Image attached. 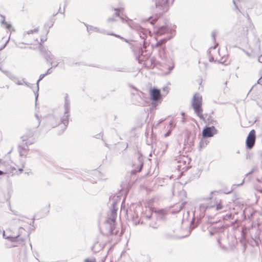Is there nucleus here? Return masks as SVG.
<instances>
[{"mask_svg": "<svg viewBox=\"0 0 262 262\" xmlns=\"http://www.w3.org/2000/svg\"><path fill=\"white\" fill-rule=\"evenodd\" d=\"M223 207V206L221 201L216 203V204L215 205L216 210H219L222 209Z\"/></svg>", "mask_w": 262, "mask_h": 262, "instance_id": "obj_10", "label": "nucleus"}, {"mask_svg": "<svg viewBox=\"0 0 262 262\" xmlns=\"http://www.w3.org/2000/svg\"><path fill=\"white\" fill-rule=\"evenodd\" d=\"M142 166H143V165H142V164H141V165H140V168H139V170H138V172H140V171L141 170V169H142Z\"/></svg>", "mask_w": 262, "mask_h": 262, "instance_id": "obj_15", "label": "nucleus"}, {"mask_svg": "<svg viewBox=\"0 0 262 262\" xmlns=\"http://www.w3.org/2000/svg\"><path fill=\"white\" fill-rule=\"evenodd\" d=\"M150 100L154 101H158L161 98L160 90L157 89H151L149 92Z\"/></svg>", "mask_w": 262, "mask_h": 262, "instance_id": "obj_4", "label": "nucleus"}, {"mask_svg": "<svg viewBox=\"0 0 262 262\" xmlns=\"http://www.w3.org/2000/svg\"><path fill=\"white\" fill-rule=\"evenodd\" d=\"M68 122L69 120L68 116H65L64 118L62 120L61 122L58 124V126H59L61 128V132H63L66 129L68 124Z\"/></svg>", "mask_w": 262, "mask_h": 262, "instance_id": "obj_6", "label": "nucleus"}, {"mask_svg": "<svg viewBox=\"0 0 262 262\" xmlns=\"http://www.w3.org/2000/svg\"><path fill=\"white\" fill-rule=\"evenodd\" d=\"M197 116L202 120H205L206 117L203 113V109L202 106L193 108Z\"/></svg>", "mask_w": 262, "mask_h": 262, "instance_id": "obj_7", "label": "nucleus"}, {"mask_svg": "<svg viewBox=\"0 0 262 262\" xmlns=\"http://www.w3.org/2000/svg\"><path fill=\"white\" fill-rule=\"evenodd\" d=\"M3 172L0 170V176L3 174Z\"/></svg>", "mask_w": 262, "mask_h": 262, "instance_id": "obj_17", "label": "nucleus"}, {"mask_svg": "<svg viewBox=\"0 0 262 262\" xmlns=\"http://www.w3.org/2000/svg\"><path fill=\"white\" fill-rule=\"evenodd\" d=\"M84 262H96V259L95 258H94L93 259L86 258L84 260Z\"/></svg>", "mask_w": 262, "mask_h": 262, "instance_id": "obj_12", "label": "nucleus"}, {"mask_svg": "<svg viewBox=\"0 0 262 262\" xmlns=\"http://www.w3.org/2000/svg\"><path fill=\"white\" fill-rule=\"evenodd\" d=\"M169 125H170L171 126H172V125H173V122H172V121H171V122L169 123Z\"/></svg>", "mask_w": 262, "mask_h": 262, "instance_id": "obj_16", "label": "nucleus"}, {"mask_svg": "<svg viewBox=\"0 0 262 262\" xmlns=\"http://www.w3.org/2000/svg\"><path fill=\"white\" fill-rule=\"evenodd\" d=\"M168 31L167 27L166 26H162L158 29L157 31V33L159 35H162L166 33Z\"/></svg>", "mask_w": 262, "mask_h": 262, "instance_id": "obj_8", "label": "nucleus"}, {"mask_svg": "<svg viewBox=\"0 0 262 262\" xmlns=\"http://www.w3.org/2000/svg\"><path fill=\"white\" fill-rule=\"evenodd\" d=\"M48 33V31L40 30L38 28L28 30L24 34L23 43L33 46L32 48L42 52L43 44L47 40Z\"/></svg>", "mask_w": 262, "mask_h": 262, "instance_id": "obj_1", "label": "nucleus"}, {"mask_svg": "<svg viewBox=\"0 0 262 262\" xmlns=\"http://www.w3.org/2000/svg\"><path fill=\"white\" fill-rule=\"evenodd\" d=\"M19 236V235H16V236H10L7 237L8 238H10L12 241H14V239L17 238Z\"/></svg>", "mask_w": 262, "mask_h": 262, "instance_id": "obj_11", "label": "nucleus"}, {"mask_svg": "<svg viewBox=\"0 0 262 262\" xmlns=\"http://www.w3.org/2000/svg\"><path fill=\"white\" fill-rule=\"evenodd\" d=\"M8 42V39L7 37H3L0 40V51L3 49Z\"/></svg>", "mask_w": 262, "mask_h": 262, "instance_id": "obj_9", "label": "nucleus"}, {"mask_svg": "<svg viewBox=\"0 0 262 262\" xmlns=\"http://www.w3.org/2000/svg\"><path fill=\"white\" fill-rule=\"evenodd\" d=\"M202 97L198 94L194 95L192 105L193 108L202 106Z\"/></svg>", "mask_w": 262, "mask_h": 262, "instance_id": "obj_5", "label": "nucleus"}, {"mask_svg": "<svg viewBox=\"0 0 262 262\" xmlns=\"http://www.w3.org/2000/svg\"><path fill=\"white\" fill-rule=\"evenodd\" d=\"M171 133V131L170 130H169L166 134H165V137H167Z\"/></svg>", "mask_w": 262, "mask_h": 262, "instance_id": "obj_14", "label": "nucleus"}, {"mask_svg": "<svg viewBox=\"0 0 262 262\" xmlns=\"http://www.w3.org/2000/svg\"><path fill=\"white\" fill-rule=\"evenodd\" d=\"M217 133V130L215 127H207L202 132V136L204 138H209L213 137Z\"/></svg>", "mask_w": 262, "mask_h": 262, "instance_id": "obj_3", "label": "nucleus"}, {"mask_svg": "<svg viewBox=\"0 0 262 262\" xmlns=\"http://www.w3.org/2000/svg\"><path fill=\"white\" fill-rule=\"evenodd\" d=\"M160 4H164L167 2L168 0H156Z\"/></svg>", "mask_w": 262, "mask_h": 262, "instance_id": "obj_13", "label": "nucleus"}, {"mask_svg": "<svg viewBox=\"0 0 262 262\" xmlns=\"http://www.w3.org/2000/svg\"><path fill=\"white\" fill-rule=\"evenodd\" d=\"M256 140V132L252 129L249 133L246 141V146L249 149H251L254 145Z\"/></svg>", "mask_w": 262, "mask_h": 262, "instance_id": "obj_2", "label": "nucleus"}]
</instances>
